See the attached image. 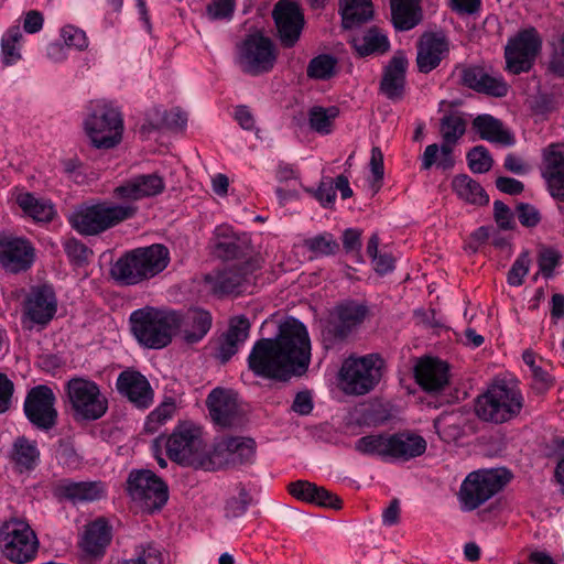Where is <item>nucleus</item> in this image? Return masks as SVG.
Instances as JSON below:
<instances>
[{"label": "nucleus", "mask_w": 564, "mask_h": 564, "mask_svg": "<svg viewBox=\"0 0 564 564\" xmlns=\"http://www.w3.org/2000/svg\"><path fill=\"white\" fill-rule=\"evenodd\" d=\"M311 359V341L306 327L296 318H286L279 327L276 338L254 343L248 368L254 376L286 381L304 373Z\"/></svg>", "instance_id": "obj_1"}, {"label": "nucleus", "mask_w": 564, "mask_h": 564, "mask_svg": "<svg viewBox=\"0 0 564 564\" xmlns=\"http://www.w3.org/2000/svg\"><path fill=\"white\" fill-rule=\"evenodd\" d=\"M130 327L138 343L148 349L169 346L182 327V314L176 311L144 306L129 317Z\"/></svg>", "instance_id": "obj_2"}, {"label": "nucleus", "mask_w": 564, "mask_h": 564, "mask_svg": "<svg viewBox=\"0 0 564 564\" xmlns=\"http://www.w3.org/2000/svg\"><path fill=\"white\" fill-rule=\"evenodd\" d=\"M384 370L386 362L379 354L350 355L339 368L338 388L346 395H366L378 387Z\"/></svg>", "instance_id": "obj_3"}, {"label": "nucleus", "mask_w": 564, "mask_h": 564, "mask_svg": "<svg viewBox=\"0 0 564 564\" xmlns=\"http://www.w3.org/2000/svg\"><path fill=\"white\" fill-rule=\"evenodd\" d=\"M169 262V249L155 243L134 249L119 258L111 269V275L122 284L133 285L155 276Z\"/></svg>", "instance_id": "obj_4"}, {"label": "nucleus", "mask_w": 564, "mask_h": 564, "mask_svg": "<svg viewBox=\"0 0 564 564\" xmlns=\"http://www.w3.org/2000/svg\"><path fill=\"white\" fill-rule=\"evenodd\" d=\"M523 404V395L516 382L497 379L477 398L475 412L481 421L501 424L518 416Z\"/></svg>", "instance_id": "obj_5"}, {"label": "nucleus", "mask_w": 564, "mask_h": 564, "mask_svg": "<svg viewBox=\"0 0 564 564\" xmlns=\"http://www.w3.org/2000/svg\"><path fill=\"white\" fill-rule=\"evenodd\" d=\"M137 213L138 207L135 205L104 200L82 206L72 214L69 221L79 234L95 236L133 218Z\"/></svg>", "instance_id": "obj_6"}, {"label": "nucleus", "mask_w": 564, "mask_h": 564, "mask_svg": "<svg viewBox=\"0 0 564 564\" xmlns=\"http://www.w3.org/2000/svg\"><path fill=\"white\" fill-rule=\"evenodd\" d=\"M84 128L94 147L111 149L121 141L123 132L122 116L110 102L105 100L93 101L84 121Z\"/></svg>", "instance_id": "obj_7"}, {"label": "nucleus", "mask_w": 564, "mask_h": 564, "mask_svg": "<svg viewBox=\"0 0 564 564\" xmlns=\"http://www.w3.org/2000/svg\"><path fill=\"white\" fill-rule=\"evenodd\" d=\"M40 542L31 525L21 519H11L0 528V550L12 563L24 564L33 561Z\"/></svg>", "instance_id": "obj_8"}, {"label": "nucleus", "mask_w": 564, "mask_h": 564, "mask_svg": "<svg viewBox=\"0 0 564 564\" xmlns=\"http://www.w3.org/2000/svg\"><path fill=\"white\" fill-rule=\"evenodd\" d=\"M510 480L506 469H486L470 473L459 490L464 511H473L498 494Z\"/></svg>", "instance_id": "obj_9"}, {"label": "nucleus", "mask_w": 564, "mask_h": 564, "mask_svg": "<svg viewBox=\"0 0 564 564\" xmlns=\"http://www.w3.org/2000/svg\"><path fill=\"white\" fill-rule=\"evenodd\" d=\"M276 56L273 41L257 31L247 35L238 46L237 63L243 73L258 76L274 67Z\"/></svg>", "instance_id": "obj_10"}, {"label": "nucleus", "mask_w": 564, "mask_h": 564, "mask_svg": "<svg viewBox=\"0 0 564 564\" xmlns=\"http://www.w3.org/2000/svg\"><path fill=\"white\" fill-rule=\"evenodd\" d=\"M66 391L77 421H95L105 415L108 401L98 384L85 378H73L66 383Z\"/></svg>", "instance_id": "obj_11"}, {"label": "nucleus", "mask_w": 564, "mask_h": 564, "mask_svg": "<svg viewBox=\"0 0 564 564\" xmlns=\"http://www.w3.org/2000/svg\"><path fill=\"white\" fill-rule=\"evenodd\" d=\"M127 490L131 499L147 512L160 510L169 499L166 484L148 469L132 470L127 480Z\"/></svg>", "instance_id": "obj_12"}, {"label": "nucleus", "mask_w": 564, "mask_h": 564, "mask_svg": "<svg viewBox=\"0 0 564 564\" xmlns=\"http://www.w3.org/2000/svg\"><path fill=\"white\" fill-rule=\"evenodd\" d=\"M541 46L542 40L534 29L519 32L505 47L506 69L511 74L529 72L540 54Z\"/></svg>", "instance_id": "obj_13"}, {"label": "nucleus", "mask_w": 564, "mask_h": 564, "mask_svg": "<svg viewBox=\"0 0 564 564\" xmlns=\"http://www.w3.org/2000/svg\"><path fill=\"white\" fill-rule=\"evenodd\" d=\"M56 397L53 390L44 384H39L29 390L23 410L30 423L41 431H50L56 425L57 410Z\"/></svg>", "instance_id": "obj_14"}, {"label": "nucleus", "mask_w": 564, "mask_h": 564, "mask_svg": "<svg viewBox=\"0 0 564 564\" xmlns=\"http://www.w3.org/2000/svg\"><path fill=\"white\" fill-rule=\"evenodd\" d=\"M169 457L186 466L202 465L204 444L200 431L193 426H180L166 441Z\"/></svg>", "instance_id": "obj_15"}, {"label": "nucleus", "mask_w": 564, "mask_h": 564, "mask_svg": "<svg viewBox=\"0 0 564 564\" xmlns=\"http://www.w3.org/2000/svg\"><path fill=\"white\" fill-rule=\"evenodd\" d=\"M272 19L274 21L276 37L283 47L291 48L300 40L304 15L296 2H276Z\"/></svg>", "instance_id": "obj_16"}, {"label": "nucleus", "mask_w": 564, "mask_h": 564, "mask_svg": "<svg viewBox=\"0 0 564 564\" xmlns=\"http://www.w3.org/2000/svg\"><path fill=\"white\" fill-rule=\"evenodd\" d=\"M165 188L164 180L156 173L135 175L126 180L113 188L115 198L122 200L121 204L134 202L160 195Z\"/></svg>", "instance_id": "obj_17"}, {"label": "nucleus", "mask_w": 564, "mask_h": 564, "mask_svg": "<svg viewBox=\"0 0 564 564\" xmlns=\"http://www.w3.org/2000/svg\"><path fill=\"white\" fill-rule=\"evenodd\" d=\"M336 314V323L324 333L326 350L333 347L330 337L343 340L364 323L368 316V307L364 303L347 301L337 307Z\"/></svg>", "instance_id": "obj_18"}, {"label": "nucleus", "mask_w": 564, "mask_h": 564, "mask_svg": "<svg viewBox=\"0 0 564 564\" xmlns=\"http://www.w3.org/2000/svg\"><path fill=\"white\" fill-rule=\"evenodd\" d=\"M34 262V248L21 237L0 236V263L11 273L26 271Z\"/></svg>", "instance_id": "obj_19"}, {"label": "nucleus", "mask_w": 564, "mask_h": 564, "mask_svg": "<svg viewBox=\"0 0 564 564\" xmlns=\"http://www.w3.org/2000/svg\"><path fill=\"white\" fill-rule=\"evenodd\" d=\"M57 311V299L52 285L42 284L30 289L24 302V316L32 323L46 325Z\"/></svg>", "instance_id": "obj_20"}, {"label": "nucleus", "mask_w": 564, "mask_h": 564, "mask_svg": "<svg viewBox=\"0 0 564 564\" xmlns=\"http://www.w3.org/2000/svg\"><path fill=\"white\" fill-rule=\"evenodd\" d=\"M541 175L551 196L564 202V144H551L543 150Z\"/></svg>", "instance_id": "obj_21"}, {"label": "nucleus", "mask_w": 564, "mask_h": 564, "mask_svg": "<svg viewBox=\"0 0 564 564\" xmlns=\"http://www.w3.org/2000/svg\"><path fill=\"white\" fill-rule=\"evenodd\" d=\"M106 485L100 480L75 481L63 479L55 488L58 498L75 506L98 501L106 496Z\"/></svg>", "instance_id": "obj_22"}, {"label": "nucleus", "mask_w": 564, "mask_h": 564, "mask_svg": "<svg viewBox=\"0 0 564 564\" xmlns=\"http://www.w3.org/2000/svg\"><path fill=\"white\" fill-rule=\"evenodd\" d=\"M117 389L139 409H148L153 403V390L148 379L138 371H122L117 379Z\"/></svg>", "instance_id": "obj_23"}, {"label": "nucleus", "mask_w": 564, "mask_h": 564, "mask_svg": "<svg viewBox=\"0 0 564 564\" xmlns=\"http://www.w3.org/2000/svg\"><path fill=\"white\" fill-rule=\"evenodd\" d=\"M206 404L215 424L229 427L239 421L237 398L231 391L220 388L214 389L208 394Z\"/></svg>", "instance_id": "obj_24"}, {"label": "nucleus", "mask_w": 564, "mask_h": 564, "mask_svg": "<svg viewBox=\"0 0 564 564\" xmlns=\"http://www.w3.org/2000/svg\"><path fill=\"white\" fill-rule=\"evenodd\" d=\"M462 83L478 93L495 97L508 94L509 86L500 76H492L480 66H466L459 70Z\"/></svg>", "instance_id": "obj_25"}, {"label": "nucleus", "mask_w": 564, "mask_h": 564, "mask_svg": "<svg viewBox=\"0 0 564 564\" xmlns=\"http://www.w3.org/2000/svg\"><path fill=\"white\" fill-rule=\"evenodd\" d=\"M448 53V43L440 34H424L417 45L416 64L422 73L436 68Z\"/></svg>", "instance_id": "obj_26"}, {"label": "nucleus", "mask_w": 564, "mask_h": 564, "mask_svg": "<svg viewBox=\"0 0 564 564\" xmlns=\"http://www.w3.org/2000/svg\"><path fill=\"white\" fill-rule=\"evenodd\" d=\"M248 274L245 268L232 267L223 271H214L204 276L207 289L216 295L242 292Z\"/></svg>", "instance_id": "obj_27"}, {"label": "nucleus", "mask_w": 564, "mask_h": 564, "mask_svg": "<svg viewBox=\"0 0 564 564\" xmlns=\"http://www.w3.org/2000/svg\"><path fill=\"white\" fill-rule=\"evenodd\" d=\"M216 451L227 464H250L254 460L256 442L250 437H226L218 443Z\"/></svg>", "instance_id": "obj_28"}, {"label": "nucleus", "mask_w": 564, "mask_h": 564, "mask_svg": "<svg viewBox=\"0 0 564 564\" xmlns=\"http://www.w3.org/2000/svg\"><path fill=\"white\" fill-rule=\"evenodd\" d=\"M250 323L245 316H236L230 321L228 330L219 339L216 357L226 364L248 338Z\"/></svg>", "instance_id": "obj_29"}, {"label": "nucleus", "mask_w": 564, "mask_h": 564, "mask_svg": "<svg viewBox=\"0 0 564 564\" xmlns=\"http://www.w3.org/2000/svg\"><path fill=\"white\" fill-rule=\"evenodd\" d=\"M408 59L402 52L395 53L384 69L380 88L391 100H400L405 85Z\"/></svg>", "instance_id": "obj_30"}, {"label": "nucleus", "mask_w": 564, "mask_h": 564, "mask_svg": "<svg viewBox=\"0 0 564 564\" xmlns=\"http://www.w3.org/2000/svg\"><path fill=\"white\" fill-rule=\"evenodd\" d=\"M466 131L465 119L457 115L451 113L441 119L440 132L443 140V162L445 167H454L455 159L453 155V148Z\"/></svg>", "instance_id": "obj_31"}, {"label": "nucleus", "mask_w": 564, "mask_h": 564, "mask_svg": "<svg viewBox=\"0 0 564 564\" xmlns=\"http://www.w3.org/2000/svg\"><path fill=\"white\" fill-rule=\"evenodd\" d=\"M415 377L424 390L436 392L448 383V366L441 360L427 358L416 366Z\"/></svg>", "instance_id": "obj_32"}, {"label": "nucleus", "mask_w": 564, "mask_h": 564, "mask_svg": "<svg viewBox=\"0 0 564 564\" xmlns=\"http://www.w3.org/2000/svg\"><path fill=\"white\" fill-rule=\"evenodd\" d=\"M111 541V528L104 518L88 523L79 542L84 552L100 555Z\"/></svg>", "instance_id": "obj_33"}, {"label": "nucleus", "mask_w": 564, "mask_h": 564, "mask_svg": "<svg viewBox=\"0 0 564 564\" xmlns=\"http://www.w3.org/2000/svg\"><path fill=\"white\" fill-rule=\"evenodd\" d=\"M426 451V441L414 433L390 435L389 458L409 460Z\"/></svg>", "instance_id": "obj_34"}, {"label": "nucleus", "mask_w": 564, "mask_h": 564, "mask_svg": "<svg viewBox=\"0 0 564 564\" xmlns=\"http://www.w3.org/2000/svg\"><path fill=\"white\" fill-rule=\"evenodd\" d=\"M182 327L177 330L183 340L187 344H195L202 340L212 327V315L200 308L191 310L185 316L182 315Z\"/></svg>", "instance_id": "obj_35"}, {"label": "nucleus", "mask_w": 564, "mask_h": 564, "mask_svg": "<svg viewBox=\"0 0 564 564\" xmlns=\"http://www.w3.org/2000/svg\"><path fill=\"white\" fill-rule=\"evenodd\" d=\"M473 129L482 140L511 147L516 140L513 134L503 128L500 120L490 115H479L473 120Z\"/></svg>", "instance_id": "obj_36"}, {"label": "nucleus", "mask_w": 564, "mask_h": 564, "mask_svg": "<svg viewBox=\"0 0 564 564\" xmlns=\"http://www.w3.org/2000/svg\"><path fill=\"white\" fill-rule=\"evenodd\" d=\"M15 202L23 213L36 223H48L55 216L53 204L47 199L36 197L32 193H19Z\"/></svg>", "instance_id": "obj_37"}, {"label": "nucleus", "mask_w": 564, "mask_h": 564, "mask_svg": "<svg viewBox=\"0 0 564 564\" xmlns=\"http://www.w3.org/2000/svg\"><path fill=\"white\" fill-rule=\"evenodd\" d=\"M215 253L223 259H234L243 253L247 241L238 237L227 226H218L215 230Z\"/></svg>", "instance_id": "obj_38"}, {"label": "nucleus", "mask_w": 564, "mask_h": 564, "mask_svg": "<svg viewBox=\"0 0 564 564\" xmlns=\"http://www.w3.org/2000/svg\"><path fill=\"white\" fill-rule=\"evenodd\" d=\"M423 19L419 2H391V20L397 30L409 31Z\"/></svg>", "instance_id": "obj_39"}, {"label": "nucleus", "mask_w": 564, "mask_h": 564, "mask_svg": "<svg viewBox=\"0 0 564 564\" xmlns=\"http://www.w3.org/2000/svg\"><path fill=\"white\" fill-rule=\"evenodd\" d=\"M452 186L458 197L469 204L486 205L489 202L481 185L466 174L456 175Z\"/></svg>", "instance_id": "obj_40"}, {"label": "nucleus", "mask_w": 564, "mask_h": 564, "mask_svg": "<svg viewBox=\"0 0 564 564\" xmlns=\"http://www.w3.org/2000/svg\"><path fill=\"white\" fill-rule=\"evenodd\" d=\"M336 191H339L343 199L350 198L354 194L345 175L326 177L319 182V203L324 207H332L336 199Z\"/></svg>", "instance_id": "obj_41"}, {"label": "nucleus", "mask_w": 564, "mask_h": 564, "mask_svg": "<svg viewBox=\"0 0 564 564\" xmlns=\"http://www.w3.org/2000/svg\"><path fill=\"white\" fill-rule=\"evenodd\" d=\"M341 24L345 29L359 28L372 20L375 10L372 2H345L340 9Z\"/></svg>", "instance_id": "obj_42"}, {"label": "nucleus", "mask_w": 564, "mask_h": 564, "mask_svg": "<svg viewBox=\"0 0 564 564\" xmlns=\"http://www.w3.org/2000/svg\"><path fill=\"white\" fill-rule=\"evenodd\" d=\"M350 43L359 56L384 53L389 48L387 36L379 33L376 29H370L362 36L352 37Z\"/></svg>", "instance_id": "obj_43"}, {"label": "nucleus", "mask_w": 564, "mask_h": 564, "mask_svg": "<svg viewBox=\"0 0 564 564\" xmlns=\"http://www.w3.org/2000/svg\"><path fill=\"white\" fill-rule=\"evenodd\" d=\"M12 459L21 468L33 469L40 460L36 442L24 436L18 437L12 445Z\"/></svg>", "instance_id": "obj_44"}, {"label": "nucleus", "mask_w": 564, "mask_h": 564, "mask_svg": "<svg viewBox=\"0 0 564 564\" xmlns=\"http://www.w3.org/2000/svg\"><path fill=\"white\" fill-rule=\"evenodd\" d=\"M23 39L19 25L10 26L1 37V56L4 65L10 66L21 59L20 44Z\"/></svg>", "instance_id": "obj_45"}, {"label": "nucleus", "mask_w": 564, "mask_h": 564, "mask_svg": "<svg viewBox=\"0 0 564 564\" xmlns=\"http://www.w3.org/2000/svg\"><path fill=\"white\" fill-rule=\"evenodd\" d=\"M390 436L382 434L367 435L355 443V449L365 455H378L389 458Z\"/></svg>", "instance_id": "obj_46"}, {"label": "nucleus", "mask_w": 564, "mask_h": 564, "mask_svg": "<svg viewBox=\"0 0 564 564\" xmlns=\"http://www.w3.org/2000/svg\"><path fill=\"white\" fill-rule=\"evenodd\" d=\"M458 419L454 413H445L434 421V427L444 441L452 442L462 436L463 430Z\"/></svg>", "instance_id": "obj_47"}, {"label": "nucleus", "mask_w": 564, "mask_h": 564, "mask_svg": "<svg viewBox=\"0 0 564 564\" xmlns=\"http://www.w3.org/2000/svg\"><path fill=\"white\" fill-rule=\"evenodd\" d=\"M176 410L173 399H167L155 408L147 417L144 429L148 433H155L159 426L170 420Z\"/></svg>", "instance_id": "obj_48"}, {"label": "nucleus", "mask_w": 564, "mask_h": 564, "mask_svg": "<svg viewBox=\"0 0 564 564\" xmlns=\"http://www.w3.org/2000/svg\"><path fill=\"white\" fill-rule=\"evenodd\" d=\"M122 564H163L162 551L153 543L135 547L134 557L124 561Z\"/></svg>", "instance_id": "obj_49"}, {"label": "nucleus", "mask_w": 564, "mask_h": 564, "mask_svg": "<svg viewBox=\"0 0 564 564\" xmlns=\"http://www.w3.org/2000/svg\"><path fill=\"white\" fill-rule=\"evenodd\" d=\"M467 162L473 173H486L492 166V159L488 150L482 145L474 147L467 153Z\"/></svg>", "instance_id": "obj_50"}, {"label": "nucleus", "mask_w": 564, "mask_h": 564, "mask_svg": "<svg viewBox=\"0 0 564 564\" xmlns=\"http://www.w3.org/2000/svg\"><path fill=\"white\" fill-rule=\"evenodd\" d=\"M288 490L291 496L300 501L317 505V486L313 482L296 480L289 484Z\"/></svg>", "instance_id": "obj_51"}, {"label": "nucleus", "mask_w": 564, "mask_h": 564, "mask_svg": "<svg viewBox=\"0 0 564 564\" xmlns=\"http://www.w3.org/2000/svg\"><path fill=\"white\" fill-rule=\"evenodd\" d=\"M561 254L557 250L552 248H544L539 253V272L533 276L538 280V275L542 274L544 278L550 279L553 276L555 268L558 265Z\"/></svg>", "instance_id": "obj_52"}, {"label": "nucleus", "mask_w": 564, "mask_h": 564, "mask_svg": "<svg viewBox=\"0 0 564 564\" xmlns=\"http://www.w3.org/2000/svg\"><path fill=\"white\" fill-rule=\"evenodd\" d=\"M531 264L530 254L528 251L520 253L513 262L508 273V283L512 286H520L523 284L524 276L528 274Z\"/></svg>", "instance_id": "obj_53"}, {"label": "nucleus", "mask_w": 564, "mask_h": 564, "mask_svg": "<svg viewBox=\"0 0 564 564\" xmlns=\"http://www.w3.org/2000/svg\"><path fill=\"white\" fill-rule=\"evenodd\" d=\"M443 155V143L441 145L437 143L429 144L420 159L421 170L429 171L433 165H436L437 169L443 171L452 170L453 167H445L442 165Z\"/></svg>", "instance_id": "obj_54"}, {"label": "nucleus", "mask_w": 564, "mask_h": 564, "mask_svg": "<svg viewBox=\"0 0 564 564\" xmlns=\"http://www.w3.org/2000/svg\"><path fill=\"white\" fill-rule=\"evenodd\" d=\"M61 36L66 46L75 47L77 50H85L88 47V39L86 33L75 25L68 24L61 29Z\"/></svg>", "instance_id": "obj_55"}, {"label": "nucleus", "mask_w": 564, "mask_h": 564, "mask_svg": "<svg viewBox=\"0 0 564 564\" xmlns=\"http://www.w3.org/2000/svg\"><path fill=\"white\" fill-rule=\"evenodd\" d=\"M251 503V496L245 487H239L237 497L230 498L226 503V516L237 518L242 516Z\"/></svg>", "instance_id": "obj_56"}, {"label": "nucleus", "mask_w": 564, "mask_h": 564, "mask_svg": "<svg viewBox=\"0 0 564 564\" xmlns=\"http://www.w3.org/2000/svg\"><path fill=\"white\" fill-rule=\"evenodd\" d=\"M56 458L59 464L76 469L82 463L80 456L77 454L75 448L67 442H59L56 449Z\"/></svg>", "instance_id": "obj_57"}, {"label": "nucleus", "mask_w": 564, "mask_h": 564, "mask_svg": "<svg viewBox=\"0 0 564 564\" xmlns=\"http://www.w3.org/2000/svg\"><path fill=\"white\" fill-rule=\"evenodd\" d=\"M235 11V2H208L206 17L210 21L230 20Z\"/></svg>", "instance_id": "obj_58"}, {"label": "nucleus", "mask_w": 564, "mask_h": 564, "mask_svg": "<svg viewBox=\"0 0 564 564\" xmlns=\"http://www.w3.org/2000/svg\"><path fill=\"white\" fill-rule=\"evenodd\" d=\"M549 69L556 76L564 77V33L553 43Z\"/></svg>", "instance_id": "obj_59"}, {"label": "nucleus", "mask_w": 564, "mask_h": 564, "mask_svg": "<svg viewBox=\"0 0 564 564\" xmlns=\"http://www.w3.org/2000/svg\"><path fill=\"white\" fill-rule=\"evenodd\" d=\"M65 251L68 258L76 263L88 261L93 254L91 250L77 239H68L65 242Z\"/></svg>", "instance_id": "obj_60"}, {"label": "nucleus", "mask_w": 564, "mask_h": 564, "mask_svg": "<svg viewBox=\"0 0 564 564\" xmlns=\"http://www.w3.org/2000/svg\"><path fill=\"white\" fill-rule=\"evenodd\" d=\"M293 122L300 131L314 134L317 131V106L311 107L307 113L300 112L294 116Z\"/></svg>", "instance_id": "obj_61"}, {"label": "nucleus", "mask_w": 564, "mask_h": 564, "mask_svg": "<svg viewBox=\"0 0 564 564\" xmlns=\"http://www.w3.org/2000/svg\"><path fill=\"white\" fill-rule=\"evenodd\" d=\"M369 166L373 176V185L377 184L376 191H378L384 175L383 153L379 147L371 149Z\"/></svg>", "instance_id": "obj_62"}, {"label": "nucleus", "mask_w": 564, "mask_h": 564, "mask_svg": "<svg viewBox=\"0 0 564 564\" xmlns=\"http://www.w3.org/2000/svg\"><path fill=\"white\" fill-rule=\"evenodd\" d=\"M517 216L519 221L525 227H534L541 220L539 210L534 206L524 203L517 206Z\"/></svg>", "instance_id": "obj_63"}, {"label": "nucleus", "mask_w": 564, "mask_h": 564, "mask_svg": "<svg viewBox=\"0 0 564 564\" xmlns=\"http://www.w3.org/2000/svg\"><path fill=\"white\" fill-rule=\"evenodd\" d=\"M339 116L337 106L319 107V134H329L334 129V121Z\"/></svg>", "instance_id": "obj_64"}]
</instances>
